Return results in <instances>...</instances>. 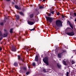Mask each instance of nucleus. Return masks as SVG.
Masks as SVG:
<instances>
[{"label": "nucleus", "mask_w": 76, "mask_h": 76, "mask_svg": "<svg viewBox=\"0 0 76 76\" xmlns=\"http://www.w3.org/2000/svg\"><path fill=\"white\" fill-rule=\"evenodd\" d=\"M30 17L31 19V21H28V23L29 25H34V23H35V17H34V15H33V14L30 15Z\"/></svg>", "instance_id": "1"}, {"label": "nucleus", "mask_w": 76, "mask_h": 76, "mask_svg": "<svg viewBox=\"0 0 76 76\" xmlns=\"http://www.w3.org/2000/svg\"><path fill=\"white\" fill-rule=\"evenodd\" d=\"M56 26L55 27L56 29H57V27L62 26V23H61V21L60 20H56Z\"/></svg>", "instance_id": "2"}, {"label": "nucleus", "mask_w": 76, "mask_h": 76, "mask_svg": "<svg viewBox=\"0 0 76 76\" xmlns=\"http://www.w3.org/2000/svg\"><path fill=\"white\" fill-rule=\"evenodd\" d=\"M45 18L46 19V20H47V21L50 22V23H51V22L53 21V20H54V18H53L47 16L45 17Z\"/></svg>", "instance_id": "3"}, {"label": "nucleus", "mask_w": 76, "mask_h": 76, "mask_svg": "<svg viewBox=\"0 0 76 76\" xmlns=\"http://www.w3.org/2000/svg\"><path fill=\"white\" fill-rule=\"evenodd\" d=\"M43 61L45 63H46V64H47V65H48L49 64L48 61V58L45 57L43 59Z\"/></svg>", "instance_id": "4"}, {"label": "nucleus", "mask_w": 76, "mask_h": 76, "mask_svg": "<svg viewBox=\"0 0 76 76\" xmlns=\"http://www.w3.org/2000/svg\"><path fill=\"white\" fill-rule=\"evenodd\" d=\"M66 51L65 50H62V52L61 53H60L58 54V56L59 58H61V56H62V54L63 53H66Z\"/></svg>", "instance_id": "5"}, {"label": "nucleus", "mask_w": 76, "mask_h": 76, "mask_svg": "<svg viewBox=\"0 0 76 76\" xmlns=\"http://www.w3.org/2000/svg\"><path fill=\"white\" fill-rule=\"evenodd\" d=\"M66 34L69 36H73L75 35V33L73 32H67Z\"/></svg>", "instance_id": "6"}, {"label": "nucleus", "mask_w": 76, "mask_h": 76, "mask_svg": "<svg viewBox=\"0 0 76 76\" xmlns=\"http://www.w3.org/2000/svg\"><path fill=\"white\" fill-rule=\"evenodd\" d=\"M12 51H16V48L15 46H13L12 48Z\"/></svg>", "instance_id": "7"}, {"label": "nucleus", "mask_w": 76, "mask_h": 76, "mask_svg": "<svg viewBox=\"0 0 76 76\" xmlns=\"http://www.w3.org/2000/svg\"><path fill=\"white\" fill-rule=\"evenodd\" d=\"M15 7L16 9H18V10H19L20 9V7H18L17 5H15Z\"/></svg>", "instance_id": "8"}, {"label": "nucleus", "mask_w": 76, "mask_h": 76, "mask_svg": "<svg viewBox=\"0 0 76 76\" xmlns=\"http://www.w3.org/2000/svg\"><path fill=\"white\" fill-rule=\"evenodd\" d=\"M35 61H38V56H36L35 57Z\"/></svg>", "instance_id": "9"}, {"label": "nucleus", "mask_w": 76, "mask_h": 76, "mask_svg": "<svg viewBox=\"0 0 76 76\" xmlns=\"http://www.w3.org/2000/svg\"><path fill=\"white\" fill-rule=\"evenodd\" d=\"M57 66L58 68H61V66L59 63L57 64Z\"/></svg>", "instance_id": "10"}, {"label": "nucleus", "mask_w": 76, "mask_h": 76, "mask_svg": "<svg viewBox=\"0 0 76 76\" xmlns=\"http://www.w3.org/2000/svg\"><path fill=\"white\" fill-rule=\"evenodd\" d=\"M7 36V33L6 32L3 35V37H6Z\"/></svg>", "instance_id": "11"}, {"label": "nucleus", "mask_w": 76, "mask_h": 76, "mask_svg": "<svg viewBox=\"0 0 76 76\" xmlns=\"http://www.w3.org/2000/svg\"><path fill=\"white\" fill-rule=\"evenodd\" d=\"M62 63L64 64V65H65V66H66V65H67V64H66V62L64 61H63Z\"/></svg>", "instance_id": "12"}, {"label": "nucleus", "mask_w": 76, "mask_h": 76, "mask_svg": "<svg viewBox=\"0 0 76 76\" xmlns=\"http://www.w3.org/2000/svg\"><path fill=\"white\" fill-rule=\"evenodd\" d=\"M19 13L20 15H21V16H23V12H19Z\"/></svg>", "instance_id": "13"}, {"label": "nucleus", "mask_w": 76, "mask_h": 76, "mask_svg": "<svg viewBox=\"0 0 76 76\" xmlns=\"http://www.w3.org/2000/svg\"><path fill=\"white\" fill-rule=\"evenodd\" d=\"M14 66H18V63L16 62L14 63Z\"/></svg>", "instance_id": "14"}, {"label": "nucleus", "mask_w": 76, "mask_h": 76, "mask_svg": "<svg viewBox=\"0 0 76 76\" xmlns=\"http://www.w3.org/2000/svg\"><path fill=\"white\" fill-rule=\"evenodd\" d=\"M16 18H17V19L18 20L19 19V16L18 15H16Z\"/></svg>", "instance_id": "15"}, {"label": "nucleus", "mask_w": 76, "mask_h": 76, "mask_svg": "<svg viewBox=\"0 0 76 76\" xmlns=\"http://www.w3.org/2000/svg\"><path fill=\"white\" fill-rule=\"evenodd\" d=\"M44 7L42 6H40L39 7V9H44Z\"/></svg>", "instance_id": "16"}, {"label": "nucleus", "mask_w": 76, "mask_h": 76, "mask_svg": "<svg viewBox=\"0 0 76 76\" xmlns=\"http://www.w3.org/2000/svg\"><path fill=\"white\" fill-rule=\"evenodd\" d=\"M50 13H52V15H54V11H50Z\"/></svg>", "instance_id": "17"}, {"label": "nucleus", "mask_w": 76, "mask_h": 76, "mask_svg": "<svg viewBox=\"0 0 76 76\" xmlns=\"http://www.w3.org/2000/svg\"><path fill=\"white\" fill-rule=\"evenodd\" d=\"M0 25L1 26H3V22H1L0 23Z\"/></svg>", "instance_id": "18"}, {"label": "nucleus", "mask_w": 76, "mask_h": 76, "mask_svg": "<svg viewBox=\"0 0 76 76\" xmlns=\"http://www.w3.org/2000/svg\"><path fill=\"white\" fill-rule=\"evenodd\" d=\"M69 26H70V27H71V28L73 29V26L72 25V24H69Z\"/></svg>", "instance_id": "19"}, {"label": "nucleus", "mask_w": 76, "mask_h": 76, "mask_svg": "<svg viewBox=\"0 0 76 76\" xmlns=\"http://www.w3.org/2000/svg\"><path fill=\"white\" fill-rule=\"evenodd\" d=\"M12 31H13V29L11 28L10 29V33H12Z\"/></svg>", "instance_id": "20"}, {"label": "nucleus", "mask_w": 76, "mask_h": 76, "mask_svg": "<svg viewBox=\"0 0 76 76\" xmlns=\"http://www.w3.org/2000/svg\"><path fill=\"white\" fill-rule=\"evenodd\" d=\"M43 72H44V73H46V70H45V69H43Z\"/></svg>", "instance_id": "21"}, {"label": "nucleus", "mask_w": 76, "mask_h": 76, "mask_svg": "<svg viewBox=\"0 0 76 76\" xmlns=\"http://www.w3.org/2000/svg\"><path fill=\"white\" fill-rule=\"evenodd\" d=\"M35 64H36L35 63V62H33V63L32 65H33V66H35Z\"/></svg>", "instance_id": "22"}, {"label": "nucleus", "mask_w": 76, "mask_h": 76, "mask_svg": "<svg viewBox=\"0 0 76 76\" xmlns=\"http://www.w3.org/2000/svg\"><path fill=\"white\" fill-rule=\"evenodd\" d=\"M18 58L19 60L20 59H20V56L18 55Z\"/></svg>", "instance_id": "23"}, {"label": "nucleus", "mask_w": 76, "mask_h": 76, "mask_svg": "<svg viewBox=\"0 0 76 76\" xmlns=\"http://www.w3.org/2000/svg\"><path fill=\"white\" fill-rule=\"evenodd\" d=\"M72 64H74V63H75V61H72Z\"/></svg>", "instance_id": "24"}, {"label": "nucleus", "mask_w": 76, "mask_h": 76, "mask_svg": "<svg viewBox=\"0 0 76 76\" xmlns=\"http://www.w3.org/2000/svg\"><path fill=\"white\" fill-rule=\"evenodd\" d=\"M35 30V28H34L32 29H30V31H34Z\"/></svg>", "instance_id": "25"}, {"label": "nucleus", "mask_w": 76, "mask_h": 76, "mask_svg": "<svg viewBox=\"0 0 76 76\" xmlns=\"http://www.w3.org/2000/svg\"><path fill=\"white\" fill-rule=\"evenodd\" d=\"M48 16H51V13H49V14H48Z\"/></svg>", "instance_id": "26"}, {"label": "nucleus", "mask_w": 76, "mask_h": 76, "mask_svg": "<svg viewBox=\"0 0 76 76\" xmlns=\"http://www.w3.org/2000/svg\"><path fill=\"white\" fill-rule=\"evenodd\" d=\"M66 75L67 76H69V72H66Z\"/></svg>", "instance_id": "27"}, {"label": "nucleus", "mask_w": 76, "mask_h": 76, "mask_svg": "<svg viewBox=\"0 0 76 76\" xmlns=\"http://www.w3.org/2000/svg\"><path fill=\"white\" fill-rule=\"evenodd\" d=\"M74 15L75 16H76V13H74Z\"/></svg>", "instance_id": "28"}, {"label": "nucleus", "mask_w": 76, "mask_h": 76, "mask_svg": "<svg viewBox=\"0 0 76 76\" xmlns=\"http://www.w3.org/2000/svg\"><path fill=\"white\" fill-rule=\"evenodd\" d=\"M1 50H2V48L1 47H0V51H1Z\"/></svg>", "instance_id": "29"}, {"label": "nucleus", "mask_w": 76, "mask_h": 76, "mask_svg": "<svg viewBox=\"0 0 76 76\" xmlns=\"http://www.w3.org/2000/svg\"><path fill=\"white\" fill-rule=\"evenodd\" d=\"M23 69H24V70H26V67H24V68H23Z\"/></svg>", "instance_id": "30"}, {"label": "nucleus", "mask_w": 76, "mask_h": 76, "mask_svg": "<svg viewBox=\"0 0 76 76\" xmlns=\"http://www.w3.org/2000/svg\"><path fill=\"white\" fill-rule=\"evenodd\" d=\"M60 15V13H59V12H58L57 13V15Z\"/></svg>", "instance_id": "31"}, {"label": "nucleus", "mask_w": 76, "mask_h": 76, "mask_svg": "<svg viewBox=\"0 0 76 76\" xmlns=\"http://www.w3.org/2000/svg\"><path fill=\"white\" fill-rule=\"evenodd\" d=\"M65 17V16H64V15H63V16H62V18H64Z\"/></svg>", "instance_id": "32"}, {"label": "nucleus", "mask_w": 76, "mask_h": 76, "mask_svg": "<svg viewBox=\"0 0 76 76\" xmlns=\"http://www.w3.org/2000/svg\"><path fill=\"white\" fill-rule=\"evenodd\" d=\"M26 74L27 75H28V74H29V72H27Z\"/></svg>", "instance_id": "33"}, {"label": "nucleus", "mask_w": 76, "mask_h": 76, "mask_svg": "<svg viewBox=\"0 0 76 76\" xmlns=\"http://www.w3.org/2000/svg\"><path fill=\"white\" fill-rule=\"evenodd\" d=\"M37 20L36 21H38V18H37Z\"/></svg>", "instance_id": "34"}, {"label": "nucleus", "mask_w": 76, "mask_h": 76, "mask_svg": "<svg viewBox=\"0 0 76 76\" xmlns=\"http://www.w3.org/2000/svg\"><path fill=\"white\" fill-rule=\"evenodd\" d=\"M2 39V38H0V40H1Z\"/></svg>", "instance_id": "35"}, {"label": "nucleus", "mask_w": 76, "mask_h": 76, "mask_svg": "<svg viewBox=\"0 0 76 76\" xmlns=\"http://www.w3.org/2000/svg\"><path fill=\"white\" fill-rule=\"evenodd\" d=\"M6 1H10V0H6Z\"/></svg>", "instance_id": "36"}, {"label": "nucleus", "mask_w": 76, "mask_h": 76, "mask_svg": "<svg viewBox=\"0 0 76 76\" xmlns=\"http://www.w3.org/2000/svg\"><path fill=\"white\" fill-rule=\"evenodd\" d=\"M20 38H21V37H20L19 38V39H20Z\"/></svg>", "instance_id": "37"}, {"label": "nucleus", "mask_w": 76, "mask_h": 76, "mask_svg": "<svg viewBox=\"0 0 76 76\" xmlns=\"http://www.w3.org/2000/svg\"><path fill=\"white\" fill-rule=\"evenodd\" d=\"M75 22H76V18H75Z\"/></svg>", "instance_id": "38"}, {"label": "nucleus", "mask_w": 76, "mask_h": 76, "mask_svg": "<svg viewBox=\"0 0 76 76\" xmlns=\"http://www.w3.org/2000/svg\"><path fill=\"white\" fill-rule=\"evenodd\" d=\"M43 1H45V0H43Z\"/></svg>", "instance_id": "39"}, {"label": "nucleus", "mask_w": 76, "mask_h": 76, "mask_svg": "<svg viewBox=\"0 0 76 76\" xmlns=\"http://www.w3.org/2000/svg\"><path fill=\"white\" fill-rule=\"evenodd\" d=\"M39 0V1H41V0Z\"/></svg>", "instance_id": "40"}, {"label": "nucleus", "mask_w": 76, "mask_h": 76, "mask_svg": "<svg viewBox=\"0 0 76 76\" xmlns=\"http://www.w3.org/2000/svg\"><path fill=\"white\" fill-rule=\"evenodd\" d=\"M13 4H14V3H13Z\"/></svg>", "instance_id": "41"}, {"label": "nucleus", "mask_w": 76, "mask_h": 76, "mask_svg": "<svg viewBox=\"0 0 76 76\" xmlns=\"http://www.w3.org/2000/svg\"><path fill=\"white\" fill-rule=\"evenodd\" d=\"M66 60V59H64V60Z\"/></svg>", "instance_id": "42"}, {"label": "nucleus", "mask_w": 76, "mask_h": 76, "mask_svg": "<svg viewBox=\"0 0 76 76\" xmlns=\"http://www.w3.org/2000/svg\"><path fill=\"white\" fill-rule=\"evenodd\" d=\"M28 68H29V66H28Z\"/></svg>", "instance_id": "43"}, {"label": "nucleus", "mask_w": 76, "mask_h": 76, "mask_svg": "<svg viewBox=\"0 0 76 76\" xmlns=\"http://www.w3.org/2000/svg\"><path fill=\"white\" fill-rule=\"evenodd\" d=\"M75 55H76V53H75Z\"/></svg>", "instance_id": "44"}, {"label": "nucleus", "mask_w": 76, "mask_h": 76, "mask_svg": "<svg viewBox=\"0 0 76 76\" xmlns=\"http://www.w3.org/2000/svg\"><path fill=\"white\" fill-rule=\"evenodd\" d=\"M75 66H76V65H75Z\"/></svg>", "instance_id": "45"}, {"label": "nucleus", "mask_w": 76, "mask_h": 76, "mask_svg": "<svg viewBox=\"0 0 76 76\" xmlns=\"http://www.w3.org/2000/svg\"><path fill=\"white\" fill-rule=\"evenodd\" d=\"M59 60H60V59H59Z\"/></svg>", "instance_id": "46"}]
</instances>
